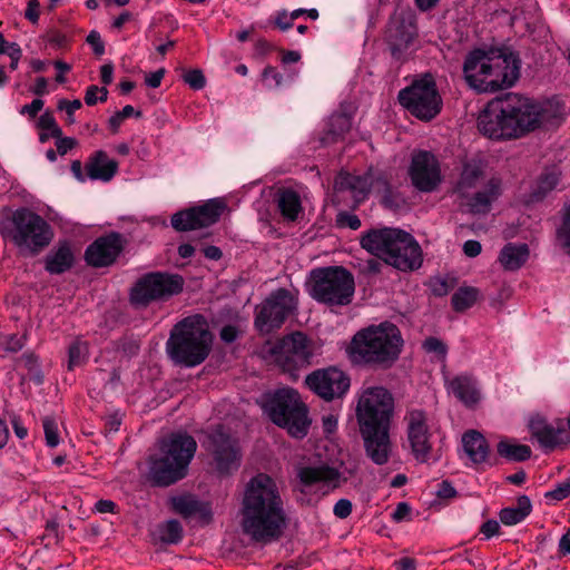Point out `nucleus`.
Returning a JSON list of instances; mask_svg holds the SVG:
<instances>
[{
  "label": "nucleus",
  "mask_w": 570,
  "mask_h": 570,
  "mask_svg": "<svg viewBox=\"0 0 570 570\" xmlns=\"http://www.w3.org/2000/svg\"><path fill=\"white\" fill-rule=\"evenodd\" d=\"M355 281L343 266H328L311 272V296L331 306L348 305L354 296Z\"/></svg>",
  "instance_id": "nucleus-9"
},
{
  "label": "nucleus",
  "mask_w": 570,
  "mask_h": 570,
  "mask_svg": "<svg viewBox=\"0 0 570 570\" xmlns=\"http://www.w3.org/2000/svg\"><path fill=\"white\" fill-rule=\"evenodd\" d=\"M423 347L429 353H435L441 358H445L448 348L446 345L436 337H428L424 343Z\"/></svg>",
  "instance_id": "nucleus-50"
},
{
  "label": "nucleus",
  "mask_w": 570,
  "mask_h": 570,
  "mask_svg": "<svg viewBox=\"0 0 570 570\" xmlns=\"http://www.w3.org/2000/svg\"><path fill=\"white\" fill-rule=\"evenodd\" d=\"M411 512V507L406 503V502H400L393 514H392V518L394 521L396 522H401L403 521Z\"/></svg>",
  "instance_id": "nucleus-62"
},
{
  "label": "nucleus",
  "mask_w": 570,
  "mask_h": 570,
  "mask_svg": "<svg viewBox=\"0 0 570 570\" xmlns=\"http://www.w3.org/2000/svg\"><path fill=\"white\" fill-rule=\"evenodd\" d=\"M416 24L414 12L406 7H397L390 18L386 41L392 56L402 58L416 37Z\"/></svg>",
  "instance_id": "nucleus-16"
},
{
  "label": "nucleus",
  "mask_w": 570,
  "mask_h": 570,
  "mask_svg": "<svg viewBox=\"0 0 570 570\" xmlns=\"http://www.w3.org/2000/svg\"><path fill=\"white\" fill-rule=\"evenodd\" d=\"M409 174L413 186L423 193H431L442 181L440 164L430 151L413 153Z\"/></svg>",
  "instance_id": "nucleus-22"
},
{
  "label": "nucleus",
  "mask_w": 570,
  "mask_h": 570,
  "mask_svg": "<svg viewBox=\"0 0 570 570\" xmlns=\"http://www.w3.org/2000/svg\"><path fill=\"white\" fill-rule=\"evenodd\" d=\"M559 115L551 104H538L510 94L487 106L478 117V128L491 139H511L540 127L558 125Z\"/></svg>",
  "instance_id": "nucleus-1"
},
{
  "label": "nucleus",
  "mask_w": 570,
  "mask_h": 570,
  "mask_svg": "<svg viewBox=\"0 0 570 570\" xmlns=\"http://www.w3.org/2000/svg\"><path fill=\"white\" fill-rule=\"evenodd\" d=\"M500 521L505 525H514L527 517L515 508H504L500 511Z\"/></svg>",
  "instance_id": "nucleus-49"
},
{
  "label": "nucleus",
  "mask_w": 570,
  "mask_h": 570,
  "mask_svg": "<svg viewBox=\"0 0 570 570\" xmlns=\"http://www.w3.org/2000/svg\"><path fill=\"white\" fill-rule=\"evenodd\" d=\"M500 524L497 520H488L481 525L480 532L484 534L487 539L499 533Z\"/></svg>",
  "instance_id": "nucleus-58"
},
{
  "label": "nucleus",
  "mask_w": 570,
  "mask_h": 570,
  "mask_svg": "<svg viewBox=\"0 0 570 570\" xmlns=\"http://www.w3.org/2000/svg\"><path fill=\"white\" fill-rule=\"evenodd\" d=\"M305 384L317 396L331 402L343 397L348 391L351 381L342 370L330 366L315 370L305 377Z\"/></svg>",
  "instance_id": "nucleus-18"
},
{
  "label": "nucleus",
  "mask_w": 570,
  "mask_h": 570,
  "mask_svg": "<svg viewBox=\"0 0 570 570\" xmlns=\"http://www.w3.org/2000/svg\"><path fill=\"white\" fill-rule=\"evenodd\" d=\"M38 126L42 130L50 131V136L53 137H60L62 135L61 128L58 126L55 117L51 112L46 111L42 114L38 119Z\"/></svg>",
  "instance_id": "nucleus-45"
},
{
  "label": "nucleus",
  "mask_w": 570,
  "mask_h": 570,
  "mask_svg": "<svg viewBox=\"0 0 570 570\" xmlns=\"http://www.w3.org/2000/svg\"><path fill=\"white\" fill-rule=\"evenodd\" d=\"M393 411L394 399L386 389L366 387L361 392L356 405L358 426H391Z\"/></svg>",
  "instance_id": "nucleus-15"
},
{
  "label": "nucleus",
  "mask_w": 570,
  "mask_h": 570,
  "mask_svg": "<svg viewBox=\"0 0 570 570\" xmlns=\"http://www.w3.org/2000/svg\"><path fill=\"white\" fill-rule=\"evenodd\" d=\"M530 249L527 244L508 243L500 250L498 261L507 272L520 269L529 259Z\"/></svg>",
  "instance_id": "nucleus-30"
},
{
  "label": "nucleus",
  "mask_w": 570,
  "mask_h": 570,
  "mask_svg": "<svg viewBox=\"0 0 570 570\" xmlns=\"http://www.w3.org/2000/svg\"><path fill=\"white\" fill-rule=\"evenodd\" d=\"M333 512L340 519L347 518L352 512V502L347 499L338 500L334 505Z\"/></svg>",
  "instance_id": "nucleus-55"
},
{
  "label": "nucleus",
  "mask_w": 570,
  "mask_h": 570,
  "mask_svg": "<svg viewBox=\"0 0 570 570\" xmlns=\"http://www.w3.org/2000/svg\"><path fill=\"white\" fill-rule=\"evenodd\" d=\"M336 223L342 227H350L351 229H358L361 227L360 218L348 213H340Z\"/></svg>",
  "instance_id": "nucleus-53"
},
{
  "label": "nucleus",
  "mask_w": 570,
  "mask_h": 570,
  "mask_svg": "<svg viewBox=\"0 0 570 570\" xmlns=\"http://www.w3.org/2000/svg\"><path fill=\"white\" fill-rule=\"evenodd\" d=\"M73 265V254L67 243L60 244L46 257V269L50 274H62Z\"/></svg>",
  "instance_id": "nucleus-33"
},
{
  "label": "nucleus",
  "mask_w": 570,
  "mask_h": 570,
  "mask_svg": "<svg viewBox=\"0 0 570 570\" xmlns=\"http://www.w3.org/2000/svg\"><path fill=\"white\" fill-rule=\"evenodd\" d=\"M296 293L277 288L273 291L259 305L255 308L256 328L262 334H269L282 327L289 315L297 309Z\"/></svg>",
  "instance_id": "nucleus-13"
},
{
  "label": "nucleus",
  "mask_w": 570,
  "mask_h": 570,
  "mask_svg": "<svg viewBox=\"0 0 570 570\" xmlns=\"http://www.w3.org/2000/svg\"><path fill=\"white\" fill-rule=\"evenodd\" d=\"M297 478L305 487L323 483L324 485L335 489L341 484L342 474L336 468L322 463L318 465L298 468Z\"/></svg>",
  "instance_id": "nucleus-27"
},
{
  "label": "nucleus",
  "mask_w": 570,
  "mask_h": 570,
  "mask_svg": "<svg viewBox=\"0 0 570 570\" xmlns=\"http://www.w3.org/2000/svg\"><path fill=\"white\" fill-rule=\"evenodd\" d=\"M334 187L336 190H350L353 193V197L356 202H361L368 194L370 189L373 188L377 193H382L383 204L391 207V189L389 183L383 178H377L372 184L368 183L366 177L351 175L348 173H341L335 178Z\"/></svg>",
  "instance_id": "nucleus-24"
},
{
  "label": "nucleus",
  "mask_w": 570,
  "mask_h": 570,
  "mask_svg": "<svg viewBox=\"0 0 570 570\" xmlns=\"http://www.w3.org/2000/svg\"><path fill=\"white\" fill-rule=\"evenodd\" d=\"M225 207L226 204L224 200L210 199L200 206L174 214L171 217V226L179 232L208 227L219 219Z\"/></svg>",
  "instance_id": "nucleus-19"
},
{
  "label": "nucleus",
  "mask_w": 570,
  "mask_h": 570,
  "mask_svg": "<svg viewBox=\"0 0 570 570\" xmlns=\"http://www.w3.org/2000/svg\"><path fill=\"white\" fill-rule=\"evenodd\" d=\"M266 410L271 420L286 429L292 436L302 439L307 434L308 411L297 391L289 387L276 391L268 400Z\"/></svg>",
  "instance_id": "nucleus-10"
},
{
  "label": "nucleus",
  "mask_w": 570,
  "mask_h": 570,
  "mask_svg": "<svg viewBox=\"0 0 570 570\" xmlns=\"http://www.w3.org/2000/svg\"><path fill=\"white\" fill-rule=\"evenodd\" d=\"M206 449L220 473H230L240 465L242 453L238 442L223 426L215 428L208 434Z\"/></svg>",
  "instance_id": "nucleus-17"
},
{
  "label": "nucleus",
  "mask_w": 570,
  "mask_h": 570,
  "mask_svg": "<svg viewBox=\"0 0 570 570\" xmlns=\"http://www.w3.org/2000/svg\"><path fill=\"white\" fill-rule=\"evenodd\" d=\"M47 445L55 448L59 444L58 425L52 417H45L42 421Z\"/></svg>",
  "instance_id": "nucleus-46"
},
{
  "label": "nucleus",
  "mask_w": 570,
  "mask_h": 570,
  "mask_svg": "<svg viewBox=\"0 0 570 570\" xmlns=\"http://www.w3.org/2000/svg\"><path fill=\"white\" fill-rule=\"evenodd\" d=\"M39 8L40 3L38 0H28L24 17L33 24L39 20Z\"/></svg>",
  "instance_id": "nucleus-57"
},
{
  "label": "nucleus",
  "mask_w": 570,
  "mask_h": 570,
  "mask_svg": "<svg viewBox=\"0 0 570 570\" xmlns=\"http://www.w3.org/2000/svg\"><path fill=\"white\" fill-rule=\"evenodd\" d=\"M560 174L557 170H551L544 173L538 183V195L544 196L547 193L551 191L559 184Z\"/></svg>",
  "instance_id": "nucleus-44"
},
{
  "label": "nucleus",
  "mask_w": 570,
  "mask_h": 570,
  "mask_svg": "<svg viewBox=\"0 0 570 570\" xmlns=\"http://www.w3.org/2000/svg\"><path fill=\"white\" fill-rule=\"evenodd\" d=\"M497 450L502 458L517 462L525 461L531 456L530 446L523 444H513L508 440L500 441Z\"/></svg>",
  "instance_id": "nucleus-39"
},
{
  "label": "nucleus",
  "mask_w": 570,
  "mask_h": 570,
  "mask_svg": "<svg viewBox=\"0 0 570 570\" xmlns=\"http://www.w3.org/2000/svg\"><path fill=\"white\" fill-rule=\"evenodd\" d=\"M450 285L443 278H436L432 282V292L435 296H444L449 293Z\"/></svg>",
  "instance_id": "nucleus-63"
},
{
  "label": "nucleus",
  "mask_w": 570,
  "mask_h": 570,
  "mask_svg": "<svg viewBox=\"0 0 570 570\" xmlns=\"http://www.w3.org/2000/svg\"><path fill=\"white\" fill-rule=\"evenodd\" d=\"M480 298V291L473 286L460 287L451 298L455 312H464L472 307Z\"/></svg>",
  "instance_id": "nucleus-37"
},
{
  "label": "nucleus",
  "mask_w": 570,
  "mask_h": 570,
  "mask_svg": "<svg viewBox=\"0 0 570 570\" xmlns=\"http://www.w3.org/2000/svg\"><path fill=\"white\" fill-rule=\"evenodd\" d=\"M402 345L397 326L384 322L358 331L352 338L348 354L355 364L387 368L399 358Z\"/></svg>",
  "instance_id": "nucleus-4"
},
{
  "label": "nucleus",
  "mask_w": 570,
  "mask_h": 570,
  "mask_svg": "<svg viewBox=\"0 0 570 570\" xmlns=\"http://www.w3.org/2000/svg\"><path fill=\"white\" fill-rule=\"evenodd\" d=\"M366 456L376 465L389 462L393 444L390 438V426H360Z\"/></svg>",
  "instance_id": "nucleus-23"
},
{
  "label": "nucleus",
  "mask_w": 570,
  "mask_h": 570,
  "mask_svg": "<svg viewBox=\"0 0 570 570\" xmlns=\"http://www.w3.org/2000/svg\"><path fill=\"white\" fill-rule=\"evenodd\" d=\"M157 539L167 544H176L183 538V527L177 520H168L157 525Z\"/></svg>",
  "instance_id": "nucleus-38"
},
{
  "label": "nucleus",
  "mask_w": 570,
  "mask_h": 570,
  "mask_svg": "<svg viewBox=\"0 0 570 570\" xmlns=\"http://www.w3.org/2000/svg\"><path fill=\"white\" fill-rule=\"evenodd\" d=\"M173 509L185 518L196 514L202 509V504L193 495L184 494L171 498Z\"/></svg>",
  "instance_id": "nucleus-41"
},
{
  "label": "nucleus",
  "mask_w": 570,
  "mask_h": 570,
  "mask_svg": "<svg viewBox=\"0 0 570 570\" xmlns=\"http://www.w3.org/2000/svg\"><path fill=\"white\" fill-rule=\"evenodd\" d=\"M556 234L561 248L570 256V202L562 209L561 225Z\"/></svg>",
  "instance_id": "nucleus-42"
},
{
  "label": "nucleus",
  "mask_w": 570,
  "mask_h": 570,
  "mask_svg": "<svg viewBox=\"0 0 570 570\" xmlns=\"http://www.w3.org/2000/svg\"><path fill=\"white\" fill-rule=\"evenodd\" d=\"M275 24L283 31H286L293 27V20L288 16L286 10L279 11L275 18Z\"/></svg>",
  "instance_id": "nucleus-60"
},
{
  "label": "nucleus",
  "mask_w": 570,
  "mask_h": 570,
  "mask_svg": "<svg viewBox=\"0 0 570 570\" xmlns=\"http://www.w3.org/2000/svg\"><path fill=\"white\" fill-rule=\"evenodd\" d=\"M122 249L121 237L119 234L99 237L89 245L85 253L88 265L94 267H105L111 265Z\"/></svg>",
  "instance_id": "nucleus-25"
},
{
  "label": "nucleus",
  "mask_w": 570,
  "mask_h": 570,
  "mask_svg": "<svg viewBox=\"0 0 570 570\" xmlns=\"http://www.w3.org/2000/svg\"><path fill=\"white\" fill-rule=\"evenodd\" d=\"M89 357V347L87 342L75 340L68 347V364L69 371L86 364Z\"/></svg>",
  "instance_id": "nucleus-40"
},
{
  "label": "nucleus",
  "mask_w": 570,
  "mask_h": 570,
  "mask_svg": "<svg viewBox=\"0 0 570 570\" xmlns=\"http://www.w3.org/2000/svg\"><path fill=\"white\" fill-rule=\"evenodd\" d=\"M0 344L3 346L6 351L18 352L24 345V336L16 334L7 335L1 338Z\"/></svg>",
  "instance_id": "nucleus-51"
},
{
  "label": "nucleus",
  "mask_w": 570,
  "mask_h": 570,
  "mask_svg": "<svg viewBox=\"0 0 570 570\" xmlns=\"http://www.w3.org/2000/svg\"><path fill=\"white\" fill-rule=\"evenodd\" d=\"M464 452L474 464L483 463L489 455V444L485 438L475 430L465 432L462 436Z\"/></svg>",
  "instance_id": "nucleus-32"
},
{
  "label": "nucleus",
  "mask_w": 570,
  "mask_h": 570,
  "mask_svg": "<svg viewBox=\"0 0 570 570\" xmlns=\"http://www.w3.org/2000/svg\"><path fill=\"white\" fill-rule=\"evenodd\" d=\"M213 335L205 318L193 315L178 322L170 331L166 351L179 366L195 367L202 364L212 350Z\"/></svg>",
  "instance_id": "nucleus-6"
},
{
  "label": "nucleus",
  "mask_w": 570,
  "mask_h": 570,
  "mask_svg": "<svg viewBox=\"0 0 570 570\" xmlns=\"http://www.w3.org/2000/svg\"><path fill=\"white\" fill-rule=\"evenodd\" d=\"M225 207L226 204L224 200L210 199L200 206L174 214L171 217V226L179 232L208 227L219 219Z\"/></svg>",
  "instance_id": "nucleus-20"
},
{
  "label": "nucleus",
  "mask_w": 570,
  "mask_h": 570,
  "mask_svg": "<svg viewBox=\"0 0 570 570\" xmlns=\"http://www.w3.org/2000/svg\"><path fill=\"white\" fill-rule=\"evenodd\" d=\"M407 441L414 459L426 463L431 458L432 443L428 415L422 410H411L405 415Z\"/></svg>",
  "instance_id": "nucleus-21"
},
{
  "label": "nucleus",
  "mask_w": 570,
  "mask_h": 570,
  "mask_svg": "<svg viewBox=\"0 0 570 570\" xmlns=\"http://www.w3.org/2000/svg\"><path fill=\"white\" fill-rule=\"evenodd\" d=\"M352 127L351 117L345 112L333 114L327 122L324 136L321 138L322 145H331L344 137Z\"/></svg>",
  "instance_id": "nucleus-34"
},
{
  "label": "nucleus",
  "mask_w": 570,
  "mask_h": 570,
  "mask_svg": "<svg viewBox=\"0 0 570 570\" xmlns=\"http://www.w3.org/2000/svg\"><path fill=\"white\" fill-rule=\"evenodd\" d=\"M184 278L178 274L153 272L140 277L130 293V301L138 306H147L155 301H164L179 294Z\"/></svg>",
  "instance_id": "nucleus-14"
},
{
  "label": "nucleus",
  "mask_w": 570,
  "mask_h": 570,
  "mask_svg": "<svg viewBox=\"0 0 570 570\" xmlns=\"http://www.w3.org/2000/svg\"><path fill=\"white\" fill-rule=\"evenodd\" d=\"M165 69H158L155 72H151L146 76L145 82L150 88H158L160 86L161 79L164 78Z\"/></svg>",
  "instance_id": "nucleus-64"
},
{
  "label": "nucleus",
  "mask_w": 570,
  "mask_h": 570,
  "mask_svg": "<svg viewBox=\"0 0 570 570\" xmlns=\"http://www.w3.org/2000/svg\"><path fill=\"white\" fill-rule=\"evenodd\" d=\"M450 387L454 395L468 406L475 404L480 399L475 381L470 376L461 375L454 377L450 383Z\"/></svg>",
  "instance_id": "nucleus-35"
},
{
  "label": "nucleus",
  "mask_w": 570,
  "mask_h": 570,
  "mask_svg": "<svg viewBox=\"0 0 570 570\" xmlns=\"http://www.w3.org/2000/svg\"><path fill=\"white\" fill-rule=\"evenodd\" d=\"M242 529L253 541L277 540L286 527L284 503L276 482L259 473L245 487L242 501Z\"/></svg>",
  "instance_id": "nucleus-2"
},
{
  "label": "nucleus",
  "mask_w": 570,
  "mask_h": 570,
  "mask_svg": "<svg viewBox=\"0 0 570 570\" xmlns=\"http://www.w3.org/2000/svg\"><path fill=\"white\" fill-rule=\"evenodd\" d=\"M400 104L415 118L429 121L442 109V98L431 75L414 80L399 92Z\"/></svg>",
  "instance_id": "nucleus-12"
},
{
  "label": "nucleus",
  "mask_w": 570,
  "mask_h": 570,
  "mask_svg": "<svg viewBox=\"0 0 570 570\" xmlns=\"http://www.w3.org/2000/svg\"><path fill=\"white\" fill-rule=\"evenodd\" d=\"M482 246L478 240H466L463 245V252L468 257H476L481 253Z\"/></svg>",
  "instance_id": "nucleus-61"
},
{
  "label": "nucleus",
  "mask_w": 570,
  "mask_h": 570,
  "mask_svg": "<svg viewBox=\"0 0 570 570\" xmlns=\"http://www.w3.org/2000/svg\"><path fill=\"white\" fill-rule=\"evenodd\" d=\"M57 139L56 146H57V153L62 155H66L69 150H71L77 145V140L71 137H55Z\"/></svg>",
  "instance_id": "nucleus-56"
},
{
  "label": "nucleus",
  "mask_w": 570,
  "mask_h": 570,
  "mask_svg": "<svg viewBox=\"0 0 570 570\" xmlns=\"http://www.w3.org/2000/svg\"><path fill=\"white\" fill-rule=\"evenodd\" d=\"M529 429L532 438L535 439L546 451L554 450L569 442V434L561 422L553 425L544 417L538 415L529 421Z\"/></svg>",
  "instance_id": "nucleus-26"
},
{
  "label": "nucleus",
  "mask_w": 570,
  "mask_h": 570,
  "mask_svg": "<svg viewBox=\"0 0 570 570\" xmlns=\"http://www.w3.org/2000/svg\"><path fill=\"white\" fill-rule=\"evenodd\" d=\"M20 362L30 373V380H33L37 384L43 382V375L41 374L38 365V358L32 353H26L20 357Z\"/></svg>",
  "instance_id": "nucleus-43"
},
{
  "label": "nucleus",
  "mask_w": 570,
  "mask_h": 570,
  "mask_svg": "<svg viewBox=\"0 0 570 570\" xmlns=\"http://www.w3.org/2000/svg\"><path fill=\"white\" fill-rule=\"evenodd\" d=\"M436 495L441 499H451L456 495V491L449 481H442L439 484Z\"/></svg>",
  "instance_id": "nucleus-59"
},
{
  "label": "nucleus",
  "mask_w": 570,
  "mask_h": 570,
  "mask_svg": "<svg viewBox=\"0 0 570 570\" xmlns=\"http://www.w3.org/2000/svg\"><path fill=\"white\" fill-rule=\"evenodd\" d=\"M269 355L283 372L296 380L298 371L312 364L314 345L305 334L294 332L277 341L269 348Z\"/></svg>",
  "instance_id": "nucleus-11"
},
{
  "label": "nucleus",
  "mask_w": 570,
  "mask_h": 570,
  "mask_svg": "<svg viewBox=\"0 0 570 570\" xmlns=\"http://www.w3.org/2000/svg\"><path fill=\"white\" fill-rule=\"evenodd\" d=\"M197 443L185 433H173L160 444L161 455L150 459L149 475L155 484L170 485L187 474V468L195 455Z\"/></svg>",
  "instance_id": "nucleus-8"
},
{
  "label": "nucleus",
  "mask_w": 570,
  "mask_h": 570,
  "mask_svg": "<svg viewBox=\"0 0 570 570\" xmlns=\"http://www.w3.org/2000/svg\"><path fill=\"white\" fill-rule=\"evenodd\" d=\"M463 73L474 90L495 92L515 83L520 77V60L508 48L475 49L466 56Z\"/></svg>",
  "instance_id": "nucleus-3"
},
{
  "label": "nucleus",
  "mask_w": 570,
  "mask_h": 570,
  "mask_svg": "<svg viewBox=\"0 0 570 570\" xmlns=\"http://www.w3.org/2000/svg\"><path fill=\"white\" fill-rule=\"evenodd\" d=\"M501 184L497 178H491L485 187L476 191L466 203L472 214H487L491 204L500 196Z\"/></svg>",
  "instance_id": "nucleus-29"
},
{
  "label": "nucleus",
  "mask_w": 570,
  "mask_h": 570,
  "mask_svg": "<svg viewBox=\"0 0 570 570\" xmlns=\"http://www.w3.org/2000/svg\"><path fill=\"white\" fill-rule=\"evenodd\" d=\"M82 104L79 99L75 100H67V99H60L57 104L58 110L66 111L67 114V124L73 125L76 122L75 119V111L79 110L81 108Z\"/></svg>",
  "instance_id": "nucleus-47"
},
{
  "label": "nucleus",
  "mask_w": 570,
  "mask_h": 570,
  "mask_svg": "<svg viewBox=\"0 0 570 570\" xmlns=\"http://www.w3.org/2000/svg\"><path fill=\"white\" fill-rule=\"evenodd\" d=\"M361 245L401 272L415 271L423 262L419 243L410 233L400 228L372 229L361 238Z\"/></svg>",
  "instance_id": "nucleus-5"
},
{
  "label": "nucleus",
  "mask_w": 570,
  "mask_h": 570,
  "mask_svg": "<svg viewBox=\"0 0 570 570\" xmlns=\"http://www.w3.org/2000/svg\"><path fill=\"white\" fill-rule=\"evenodd\" d=\"M86 40L92 47L94 52L96 55H98V56L104 55L105 45H104V41L101 40V37L98 31H96V30L90 31L89 35L87 36Z\"/></svg>",
  "instance_id": "nucleus-54"
},
{
  "label": "nucleus",
  "mask_w": 570,
  "mask_h": 570,
  "mask_svg": "<svg viewBox=\"0 0 570 570\" xmlns=\"http://www.w3.org/2000/svg\"><path fill=\"white\" fill-rule=\"evenodd\" d=\"M484 179V168L481 161L471 159L463 165L460 178L455 186V191L465 197L470 190L474 189L480 181Z\"/></svg>",
  "instance_id": "nucleus-31"
},
{
  "label": "nucleus",
  "mask_w": 570,
  "mask_h": 570,
  "mask_svg": "<svg viewBox=\"0 0 570 570\" xmlns=\"http://www.w3.org/2000/svg\"><path fill=\"white\" fill-rule=\"evenodd\" d=\"M0 234L23 255L36 256L53 239L49 223L33 210L21 207L0 220Z\"/></svg>",
  "instance_id": "nucleus-7"
},
{
  "label": "nucleus",
  "mask_w": 570,
  "mask_h": 570,
  "mask_svg": "<svg viewBox=\"0 0 570 570\" xmlns=\"http://www.w3.org/2000/svg\"><path fill=\"white\" fill-rule=\"evenodd\" d=\"M184 81L195 90L203 89L206 85V78L202 70L193 69L184 73Z\"/></svg>",
  "instance_id": "nucleus-48"
},
{
  "label": "nucleus",
  "mask_w": 570,
  "mask_h": 570,
  "mask_svg": "<svg viewBox=\"0 0 570 570\" xmlns=\"http://www.w3.org/2000/svg\"><path fill=\"white\" fill-rule=\"evenodd\" d=\"M277 204L282 215L288 220H295L302 210L301 197L293 189H281L277 194Z\"/></svg>",
  "instance_id": "nucleus-36"
},
{
  "label": "nucleus",
  "mask_w": 570,
  "mask_h": 570,
  "mask_svg": "<svg viewBox=\"0 0 570 570\" xmlns=\"http://www.w3.org/2000/svg\"><path fill=\"white\" fill-rule=\"evenodd\" d=\"M570 495V479L559 483L553 490L546 493L547 499L561 501Z\"/></svg>",
  "instance_id": "nucleus-52"
},
{
  "label": "nucleus",
  "mask_w": 570,
  "mask_h": 570,
  "mask_svg": "<svg viewBox=\"0 0 570 570\" xmlns=\"http://www.w3.org/2000/svg\"><path fill=\"white\" fill-rule=\"evenodd\" d=\"M118 169V163L110 159L108 155L98 150L86 164V171L90 179L109 181Z\"/></svg>",
  "instance_id": "nucleus-28"
}]
</instances>
